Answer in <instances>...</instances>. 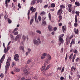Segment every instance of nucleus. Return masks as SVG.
I'll return each instance as SVG.
<instances>
[{
	"label": "nucleus",
	"instance_id": "nucleus-7",
	"mask_svg": "<svg viewBox=\"0 0 80 80\" xmlns=\"http://www.w3.org/2000/svg\"><path fill=\"white\" fill-rule=\"evenodd\" d=\"M59 41L61 43H63V42H64V41L63 40V38L60 37L59 38Z\"/></svg>",
	"mask_w": 80,
	"mask_h": 80
},
{
	"label": "nucleus",
	"instance_id": "nucleus-1",
	"mask_svg": "<svg viewBox=\"0 0 80 80\" xmlns=\"http://www.w3.org/2000/svg\"><path fill=\"white\" fill-rule=\"evenodd\" d=\"M47 55L48 59L44 62V66H46V65H47L48 63H49L50 62V60H51V56L49 54L47 55L46 53H44L43 54H42V55L41 57V59H44V58H45V56Z\"/></svg>",
	"mask_w": 80,
	"mask_h": 80
},
{
	"label": "nucleus",
	"instance_id": "nucleus-24",
	"mask_svg": "<svg viewBox=\"0 0 80 80\" xmlns=\"http://www.w3.org/2000/svg\"><path fill=\"white\" fill-rule=\"evenodd\" d=\"M46 24V22H45V21H43L42 23V25L43 26H45V25Z\"/></svg>",
	"mask_w": 80,
	"mask_h": 80
},
{
	"label": "nucleus",
	"instance_id": "nucleus-46",
	"mask_svg": "<svg viewBox=\"0 0 80 80\" xmlns=\"http://www.w3.org/2000/svg\"><path fill=\"white\" fill-rule=\"evenodd\" d=\"M8 17V15L7 14H6L4 16V18L5 20H6Z\"/></svg>",
	"mask_w": 80,
	"mask_h": 80
},
{
	"label": "nucleus",
	"instance_id": "nucleus-35",
	"mask_svg": "<svg viewBox=\"0 0 80 80\" xmlns=\"http://www.w3.org/2000/svg\"><path fill=\"white\" fill-rule=\"evenodd\" d=\"M75 5H77V6H80V3H79V2H75Z\"/></svg>",
	"mask_w": 80,
	"mask_h": 80
},
{
	"label": "nucleus",
	"instance_id": "nucleus-43",
	"mask_svg": "<svg viewBox=\"0 0 80 80\" xmlns=\"http://www.w3.org/2000/svg\"><path fill=\"white\" fill-rule=\"evenodd\" d=\"M36 60L38 61L39 60H40V58L39 57H37L35 58Z\"/></svg>",
	"mask_w": 80,
	"mask_h": 80
},
{
	"label": "nucleus",
	"instance_id": "nucleus-18",
	"mask_svg": "<svg viewBox=\"0 0 80 80\" xmlns=\"http://www.w3.org/2000/svg\"><path fill=\"white\" fill-rule=\"evenodd\" d=\"M12 33H13V35H18V32L16 31V32L13 31Z\"/></svg>",
	"mask_w": 80,
	"mask_h": 80
},
{
	"label": "nucleus",
	"instance_id": "nucleus-49",
	"mask_svg": "<svg viewBox=\"0 0 80 80\" xmlns=\"http://www.w3.org/2000/svg\"><path fill=\"white\" fill-rule=\"evenodd\" d=\"M28 53H30V52H31V49H30V48H28Z\"/></svg>",
	"mask_w": 80,
	"mask_h": 80
},
{
	"label": "nucleus",
	"instance_id": "nucleus-36",
	"mask_svg": "<svg viewBox=\"0 0 80 80\" xmlns=\"http://www.w3.org/2000/svg\"><path fill=\"white\" fill-rule=\"evenodd\" d=\"M46 14V12L44 11H42L40 14L41 15H45Z\"/></svg>",
	"mask_w": 80,
	"mask_h": 80
},
{
	"label": "nucleus",
	"instance_id": "nucleus-31",
	"mask_svg": "<svg viewBox=\"0 0 80 80\" xmlns=\"http://www.w3.org/2000/svg\"><path fill=\"white\" fill-rule=\"evenodd\" d=\"M36 32L37 33H38L39 34H41V31L40 30H36Z\"/></svg>",
	"mask_w": 80,
	"mask_h": 80
},
{
	"label": "nucleus",
	"instance_id": "nucleus-64",
	"mask_svg": "<svg viewBox=\"0 0 80 80\" xmlns=\"http://www.w3.org/2000/svg\"><path fill=\"white\" fill-rule=\"evenodd\" d=\"M18 7H19V8H20L21 7L20 6V3H19L18 5Z\"/></svg>",
	"mask_w": 80,
	"mask_h": 80
},
{
	"label": "nucleus",
	"instance_id": "nucleus-55",
	"mask_svg": "<svg viewBox=\"0 0 80 80\" xmlns=\"http://www.w3.org/2000/svg\"><path fill=\"white\" fill-rule=\"evenodd\" d=\"M35 21L37 23H38V21L37 19H35Z\"/></svg>",
	"mask_w": 80,
	"mask_h": 80
},
{
	"label": "nucleus",
	"instance_id": "nucleus-9",
	"mask_svg": "<svg viewBox=\"0 0 80 80\" xmlns=\"http://www.w3.org/2000/svg\"><path fill=\"white\" fill-rule=\"evenodd\" d=\"M62 28L63 32L65 33V31H66V30H67V28H66V26H65L64 27L62 26Z\"/></svg>",
	"mask_w": 80,
	"mask_h": 80
},
{
	"label": "nucleus",
	"instance_id": "nucleus-56",
	"mask_svg": "<svg viewBox=\"0 0 80 80\" xmlns=\"http://www.w3.org/2000/svg\"><path fill=\"white\" fill-rule=\"evenodd\" d=\"M73 69H74V67L72 66L71 68V71H73Z\"/></svg>",
	"mask_w": 80,
	"mask_h": 80
},
{
	"label": "nucleus",
	"instance_id": "nucleus-26",
	"mask_svg": "<svg viewBox=\"0 0 80 80\" xmlns=\"http://www.w3.org/2000/svg\"><path fill=\"white\" fill-rule=\"evenodd\" d=\"M75 22H78V19L77 18V15H75Z\"/></svg>",
	"mask_w": 80,
	"mask_h": 80
},
{
	"label": "nucleus",
	"instance_id": "nucleus-58",
	"mask_svg": "<svg viewBox=\"0 0 80 80\" xmlns=\"http://www.w3.org/2000/svg\"><path fill=\"white\" fill-rule=\"evenodd\" d=\"M68 12H72L71 8H68Z\"/></svg>",
	"mask_w": 80,
	"mask_h": 80
},
{
	"label": "nucleus",
	"instance_id": "nucleus-3",
	"mask_svg": "<svg viewBox=\"0 0 80 80\" xmlns=\"http://www.w3.org/2000/svg\"><path fill=\"white\" fill-rule=\"evenodd\" d=\"M14 58L15 61H16V62H18L20 59L18 54H16L14 56Z\"/></svg>",
	"mask_w": 80,
	"mask_h": 80
},
{
	"label": "nucleus",
	"instance_id": "nucleus-5",
	"mask_svg": "<svg viewBox=\"0 0 80 80\" xmlns=\"http://www.w3.org/2000/svg\"><path fill=\"white\" fill-rule=\"evenodd\" d=\"M27 39V37L25 36V35H23L22 37V42L21 43H23V42H25V40Z\"/></svg>",
	"mask_w": 80,
	"mask_h": 80
},
{
	"label": "nucleus",
	"instance_id": "nucleus-21",
	"mask_svg": "<svg viewBox=\"0 0 80 80\" xmlns=\"http://www.w3.org/2000/svg\"><path fill=\"white\" fill-rule=\"evenodd\" d=\"M52 65L51 64H49L46 67V70H48L49 68H50L51 67V66Z\"/></svg>",
	"mask_w": 80,
	"mask_h": 80
},
{
	"label": "nucleus",
	"instance_id": "nucleus-34",
	"mask_svg": "<svg viewBox=\"0 0 80 80\" xmlns=\"http://www.w3.org/2000/svg\"><path fill=\"white\" fill-rule=\"evenodd\" d=\"M51 6L52 8H54L55 7V4L54 3H52L51 5Z\"/></svg>",
	"mask_w": 80,
	"mask_h": 80
},
{
	"label": "nucleus",
	"instance_id": "nucleus-14",
	"mask_svg": "<svg viewBox=\"0 0 80 80\" xmlns=\"http://www.w3.org/2000/svg\"><path fill=\"white\" fill-rule=\"evenodd\" d=\"M20 69L18 68H15L14 70V72H20Z\"/></svg>",
	"mask_w": 80,
	"mask_h": 80
},
{
	"label": "nucleus",
	"instance_id": "nucleus-6",
	"mask_svg": "<svg viewBox=\"0 0 80 80\" xmlns=\"http://www.w3.org/2000/svg\"><path fill=\"white\" fill-rule=\"evenodd\" d=\"M33 43L34 45H38L40 43H39L38 42L37 40L36 39H34L33 41Z\"/></svg>",
	"mask_w": 80,
	"mask_h": 80
},
{
	"label": "nucleus",
	"instance_id": "nucleus-8",
	"mask_svg": "<svg viewBox=\"0 0 80 80\" xmlns=\"http://www.w3.org/2000/svg\"><path fill=\"white\" fill-rule=\"evenodd\" d=\"M33 7H31L30 9V10H31V11H32V12H35L36 11V9L35 8H34L33 9Z\"/></svg>",
	"mask_w": 80,
	"mask_h": 80
},
{
	"label": "nucleus",
	"instance_id": "nucleus-51",
	"mask_svg": "<svg viewBox=\"0 0 80 80\" xmlns=\"http://www.w3.org/2000/svg\"><path fill=\"white\" fill-rule=\"evenodd\" d=\"M77 25H78V24H77V23L75 22L74 23V27H77Z\"/></svg>",
	"mask_w": 80,
	"mask_h": 80
},
{
	"label": "nucleus",
	"instance_id": "nucleus-30",
	"mask_svg": "<svg viewBox=\"0 0 80 80\" xmlns=\"http://www.w3.org/2000/svg\"><path fill=\"white\" fill-rule=\"evenodd\" d=\"M73 57V53L71 54L70 55L69 57V60H72V57Z\"/></svg>",
	"mask_w": 80,
	"mask_h": 80
},
{
	"label": "nucleus",
	"instance_id": "nucleus-45",
	"mask_svg": "<svg viewBox=\"0 0 80 80\" xmlns=\"http://www.w3.org/2000/svg\"><path fill=\"white\" fill-rule=\"evenodd\" d=\"M0 77L1 78H3L4 77V74H1L0 75Z\"/></svg>",
	"mask_w": 80,
	"mask_h": 80
},
{
	"label": "nucleus",
	"instance_id": "nucleus-23",
	"mask_svg": "<svg viewBox=\"0 0 80 80\" xmlns=\"http://www.w3.org/2000/svg\"><path fill=\"white\" fill-rule=\"evenodd\" d=\"M33 21H34L33 19L32 18V19H31L30 21V25H32V24L33 23Z\"/></svg>",
	"mask_w": 80,
	"mask_h": 80
},
{
	"label": "nucleus",
	"instance_id": "nucleus-54",
	"mask_svg": "<svg viewBox=\"0 0 80 80\" xmlns=\"http://www.w3.org/2000/svg\"><path fill=\"white\" fill-rule=\"evenodd\" d=\"M67 58H68V57L67 56V54L66 55V58H65L66 61H67Z\"/></svg>",
	"mask_w": 80,
	"mask_h": 80
},
{
	"label": "nucleus",
	"instance_id": "nucleus-48",
	"mask_svg": "<svg viewBox=\"0 0 80 80\" xmlns=\"http://www.w3.org/2000/svg\"><path fill=\"white\" fill-rule=\"evenodd\" d=\"M38 19L39 22H40V21H41V17H40V16H38Z\"/></svg>",
	"mask_w": 80,
	"mask_h": 80
},
{
	"label": "nucleus",
	"instance_id": "nucleus-63",
	"mask_svg": "<svg viewBox=\"0 0 80 80\" xmlns=\"http://www.w3.org/2000/svg\"><path fill=\"white\" fill-rule=\"evenodd\" d=\"M15 65V63H14V62H12V67H13Z\"/></svg>",
	"mask_w": 80,
	"mask_h": 80
},
{
	"label": "nucleus",
	"instance_id": "nucleus-60",
	"mask_svg": "<svg viewBox=\"0 0 80 80\" xmlns=\"http://www.w3.org/2000/svg\"><path fill=\"white\" fill-rule=\"evenodd\" d=\"M64 79V78L63 77H61L60 78V79L61 80H63Z\"/></svg>",
	"mask_w": 80,
	"mask_h": 80
},
{
	"label": "nucleus",
	"instance_id": "nucleus-57",
	"mask_svg": "<svg viewBox=\"0 0 80 80\" xmlns=\"http://www.w3.org/2000/svg\"><path fill=\"white\" fill-rule=\"evenodd\" d=\"M77 53H78V51H77V50H75L74 51V53H75V54H77Z\"/></svg>",
	"mask_w": 80,
	"mask_h": 80
},
{
	"label": "nucleus",
	"instance_id": "nucleus-15",
	"mask_svg": "<svg viewBox=\"0 0 80 80\" xmlns=\"http://www.w3.org/2000/svg\"><path fill=\"white\" fill-rule=\"evenodd\" d=\"M23 72L24 73L26 74V75H28V71H27V69H25L23 70Z\"/></svg>",
	"mask_w": 80,
	"mask_h": 80
},
{
	"label": "nucleus",
	"instance_id": "nucleus-28",
	"mask_svg": "<svg viewBox=\"0 0 80 80\" xmlns=\"http://www.w3.org/2000/svg\"><path fill=\"white\" fill-rule=\"evenodd\" d=\"M44 74L46 75L45 76H46V77H49V73H47H47L46 72H45Z\"/></svg>",
	"mask_w": 80,
	"mask_h": 80
},
{
	"label": "nucleus",
	"instance_id": "nucleus-4",
	"mask_svg": "<svg viewBox=\"0 0 80 80\" xmlns=\"http://www.w3.org/2000/svg\"><path fill=\"white\" fill-rule=\"evenodd\" d=\"M5 55H4L1 59V60L0 61V68L1 67V63H2L3 62L4 59H5Z\"/></svg>",
	"mask_w": 80,
	"mask_h": 80
},
{
	"label": "nucleus",
	"instance_id": "nucleus-39",
	"mask_svg": "<svg viewBox=\"0 0 80 80\" xmlns=\"http://www.w3.org/2000/svg\"><path fill=\"white\" fill-rule=\"evenodd\" d=\"M76 13L78 16H79V15H80V12H79V11H76Z\"/></svg>",
	"mask_w": 80,
	"mask_h": 80
},
{
	"label": "nucleus",
	"instance_id": "nucleus-2",
	"mask_svg": "<svg viewBox=\"0 0 80 80\" xmlns=\"http://www.w3.org/2000/svg\"><path fill=\"white\" fill-rule=\"evenodd\" d=\"M11 61V57H9L8 58V60H7L6 64V72L7 71L8 68H9V66H10V62Z\"/></svg>",
	"mask_w": 80,
	"mask_h": 80
},
{
	"label": "nucleus",
	"instance_id": "nucleus-52",
	"mask_svg": "<svg viewBox=\"0 0 80 80\" xmlns=\"http://www.w3.org/2000/svg\"><path fill=\"white\" fill-rule=\"evenodd\" d=\"M45 66H43L42 68V70H43L45 69Z\"/></svg>",
	"mask_w": 80,
	"mask_h": 80
},
{
	"label": "nucleus",
	"instance_id": "nucleus-33",
	"mask_svg": "<svg viewBox=\"0 0 80 80\" xmlns=\"http://www.w3.org/2000/svg\"><path fill=\"white\" fill-rule=\"evenodd\" d=\"M21 80H32L31 79H27L25 80V78L22 77L21 78Z\"/></svg>",
	"mask_w": 80,
	"mask_h": 80
},
{
	"label": "nucleus",
	"instance_id": "nucleus-61",
	"mask_svg": "<svg viewBox=\"0 0 80 80\" xmlns=\"http://www.w3.org/2000/svg\"><path fill=\"white\" fill-rule=\"evenodd\" d=\"M33 65H34L33 63H31L30 64V67H33Z\"/></svg>",
	"mask_w": 80,
	"mask_h": 80
},
{
	"label": "nucleus",
	"instance_id": "nucleus-16",
	"mask_svg": "<svg viewBox=\"0 0 80 80\" xmlns=\"http://www.w3.org/2000/svg\"><path fill=\"white\" fill-rule=\"evenodd\" d=\"M74 32L75 33H76V34H78V29H77V30L76 29V28H74Z\"/></svg>",
	"mask_w": 80,
	"mask_h": 80
},
{
	"label": "nucleus",
	"instance_id": "nucleus-53",
	"mask_svg": "<svg viewBox=\"0 0 80 80\" xmlns=\"http://www.w3.org/2000/svg\"><path fill=\"white\" fill-rule=\"evenodd\" d=\"M62 69V67H58V70H61Z\"/></svg>",
	"mask_w": 80,
	"mask_h": 80
},
{
	"label": "nucleus",
	"instance_id": "nucleus-10",
	"mask_svg": "<svg viewBox=\"0 0 80 80\" xmlns=\"http://www.w3.org/2000/svg\"><path fill=\"white\" fill-rule=\"evenodd\" d=\"M62 13V9H60L57 12L58 15H61Z\"/></svg>",
	"mask_w": 80,
	"mask_h": 80
},
{
	"label": "nucleus",
	"instance_id": "nucleus-29",
	"mask_svg": "<svg viewBox=\"0 0 80 80\" xmlns=\"http://www.w3.org/2000/svg\"><path fill=\"white\" fill-rule=\"evenodd\" d=\"M8 20L9 23H12V20H11L9 18H8Z\"/></svg>",
	"mask_w": 80,
	"mask_h": 80
},
{
	"label": "nucleus",
	"instance_id": "nucleus-25",
	"mask_svg": "<svg viewBox=\"0 0 80 80\" xmlns=\"http://www.w3.org/2000/svg\"><path fill=\"white\" fill-rule=\"evenodd\" d=\"M62 19V17L61 15H60L59 17L58 22H60V21Z\"/></svg>",
	"mask_w": 80,
	"mask_h": 80
},
{
	"label": "nucleus",
	"instance_id": "nucleus-42",
	"mask_svg": "<svg viewBox=\"0 0 80 80\" xmlns=\"http://www.w3.org/2000/svg\"><path fill=\"white\" fill-rule=\"evenodd\" d=\"M60 8H65V7L63 5H62L60 6Z\"/></svg>",
	"mask_w": 80,
	"mask_h": 80
},
{
	"label": "nucleus",
	"instance_id": "nucleus-40",
	"mask_svg": "<svg viewBox=\"0 0 80 80\" xmlns=\"http://www.w3.org/2000/svg\"><path fill=\"white\" fill-rule=\"evenodd\" d=\"M48 7V4L46 5L43 7V8H47Z\"/></svg>",
	"mask_w": 80,
	"mask_h": 80
},
{
	"label": "nucleus",
	"instance_id": "nucleus-17",
	"mask_svg": "<svg viewBox=\"0 0 80 80\" xmlns=\"http://www.w3.org/2000/svg\"><path fill=\"white\" fill-rule=\"evenodd\" d=\"M77 55L74 54L73 57L72 58V62H74V60L75 59V58H76V56Z\"/></svg>",
	"mask_w": 80,
	"mask_h": 80
},
{
	"label": "nucleus",
	"instance_id": "nucleus-59",
	"mask_svg": "<svg viewBox=\"0 0 80 80\" xmlns=\"http://www.w3.org/2000/svg\"><path fill=\"white\" fill-rule=\"evenodd\" d=\"M30 10H28V16H29V15L30 14Z\"/></svg>",
	"mask_w": 80,
	"mask_h": 80
},
{
	"label": "nucleus",
	"instance_id": "nucleus-22",
	"mask_svg": "<svg viewBox=\"0 0 80 80\" xmlns=\"http://www.w3.org/2000/svg\"><path fill=\"white\" fill-rule=\"evenodd\" d=\"M19 37H20V35H18L15 38V41H17L18 39L19 38Z\"/></svg>",
	"mask_w": 80,
	"mask_h": 80
},
{
	"label": "nucleus",
	"instance_id": "nucleus-13",
	"mask_svg": "<svg viewBox=\"0 0 80 80\" xmlns=\"http://www.w3.org/2000/svg\"><path fill=\"white\" fill-rule=\"evenodd\" d=\"M32 62V59H29L27 61V64H29Z\"/></svg>",
	"mask_w": 80,
	"mask_h": 80
},
{
	"label": "nucleus",
	"instance_id": "nucleus-27",
	"mask_svg": "<svg viewBox=\"0 0 80 80\" xmlns=\"http://www.w3.org/2000/svg\"><path fill=\"white\" fill-rule=\"evenodd\" d=\"M35 0H33V1H32V3H31V5H33L34 4H35Z\"/></svg>",
	"mask_w": 80,
	"mask_h": 80
},
{
	"label": "nucleus",
	"instance_id": "nucleus-41",
	"mask_svg": "<svg viewBox=\"0 0 80 80\" xmlns=\"http://www.w3.org/2000/svg\"><path fill=\"white\" fill-rule=\"evenodd\" d=\"M37 40L38 41V42L39 43H41V41H40V39L39 38H38L37 39Z\"/></svg>",
	"mask_w": 80,
	"mask_h": 80
},
{
	"label": "nucleus",
	"instance_id": "nucleus-12",
	"mask_svg": "<svg viewBox=\"0 0 80 80\" xmlns=\"http://www.w3.org/2000/svg\"><path fill=\"white\" fill-rule=\"evenodd\" d=\"M19 49L20 50H22L23 52H25V50H24V47L21 46L19 47Z\"/></svg>",
	"mask_w": 80,
	"mask_h": 80
},
{
	"label": "nucleus",
	"instance_id": "nucleus-47",
	"mask_svg": "<svg viewBox=\"0 0 80 80\" xmlns=\"http://www.w3.org/2000/svg\"><path fill=\"white\" fill-rule=\"evenodd\" d=\"M63 36H64V34H62L61 35H60L59 36V38H62V37H63Z\"/></svg>",
	"mask_w": 80,
	"mask_h": 80
},
{
	"label": "nucleus",
	"instance_id": "nucleus-38",
	"mask_svg": "<svg viewBox=\"0 0 80 80\" xmlns=\"http://www.w3.org/2000/svg\"><path fill=\"white\" fill-rule=\"evenodd\" d=\"M48 17L49 18V19L50 20H51V14H50V13H49L48 14Z\"/></svg>",
	"mask_w": 80,
	"mask_h": 80
},
{
	"label": "nucleus",
	"instance_id": "nucleus-32",
	"mask_svg": "<svg viewBox=\"0 0 80 80\" xmlns=\"http://www.w3.org/2000/svg\"><path fill=\"white\" fill-rule=\"evenodd\" d=\"M8 51V50L6 48H5L4 50V53H7Z\"/></svg>",
	"mask_w": 80,
	"mask_h": 80
},
{
	"label": "nucleus",
	"instance_id": "nucleus-44",
	"mask_svg": "<svg viewBox=\"0 0 80 80\" xmlns=\"http://www.w3.org/2000/svg\"><path fill=\"white\" fill-rule=\"evenodd\" d=\"M18 30V28H16L13 31V32H16V31H17V30Z\"/></svg>",
	"mask_w": 80,
	"mask_h": 80
},
{
	"label": "nucleus",
	"instance_id": "nucleus-37",
	"mask_svg": "<svg viewBox=\"0 0 80 80\" xmlns=\"http://www.w3.org/2000/svg\"><path fill=\"white\" fill-rule=\"evenodd\" d=\"M72 4H68V8H72Z\"/></svg>",
	"mask_w": 80,
	"mask_h": 80
},
{
	"label": "nucleus",
	"instance_id": "nucleus-11",
	"mask_svg": "<svg viewBox=\"0 0 80 80\" xmlns=\"http://www.w3.org/2000/svg\"><path fill=\"white\" fill-rule=\"evenodd\" d=\"M10 0H6L5 2V4H6V7H8V2L9 3Z\"/></svg>",
	"mask_w": 80,
	"mask_h": 80
},
{
	"label": "nucleus",
	"instance_id": "nucleus-20",
	"mask_svg": "<svg viewBox=\"0 0 80 80\" xmlns=\"http://www.w3.org/2000/svg\"><path fill=\"white\" fill-rule=\"evenodd\" d=\"M75 43V41L74 39H72V41L70 43L71 45H72V44H74Z\"/></svg>",
	"mask_w": 80,
	"mask_h": 80
},
{
	"label": "nucleus",
	"instance_id": "nucleus-19",
	"mask_svg": "<svg viewBox=\"0 0 80 80\" xmlns=\"http://www.w3.org/2000/svg\"><path fill=\"white\" fill-rule=\"evenodd\" d=\"M48 28L49 31H52V26H51L50 25H49L48 26Z\"/></svg>",
	"mask_w": 80,
	"mask_h": 80
},
{
	"label": "nucleus",
	"instance_id": "nucleus-50",
	"mask_svg": "<svg viewBox=\"0 0 80 80\" xmlns=\"http://www.w3.org/2000/svg\"><path fill=\"white\" fill-rule=\"evenodd\" d=\"M64 70H65V68H64V67H63L61 70V73H62V72H64Z\"/></svg>",
	"mask_w": 80,
	"mask_h": 80
},
{
	"label": "nucleus",
	"instance_id": "nucleus-62",
	"mask_svg": "<svg viewBox=\"0 0 80 80\" xmlns=\"http://www.w3.org/2000/svg\"><path fill=\"white\" fill-rule=\"evenodd\" d=\"M56 30H57V28L55 27L54 28V31H56Z\"/></svg>",
	"mask_w": 80,
	"mask_h": 80
}]
</instances>
